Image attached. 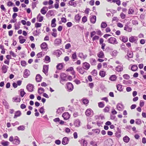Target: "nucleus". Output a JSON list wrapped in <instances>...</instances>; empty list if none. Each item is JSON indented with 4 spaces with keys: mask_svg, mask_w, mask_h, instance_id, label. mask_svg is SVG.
<instances>
[{
    "mask_svg": "<svg viewBox=\"0 0 146 146\" xmlns=\"http://www.w3.org/2000/svg\"><path fill=\"white\" fill-rule=\"evenodd\" d=\"M9 140L13 144L16 145H19L20 142L19 137L17 136H15L14 138L13 136H11L9 138Z\"/></svg>",
    "mask_w": 146,
    "mask_h": 146,
    "instance_id": "1",
    "label": "nucleus"
},
{
    "mask_svg": "<svg viewBox=\"0 0 146 146\" xmlns=\"http://www.w3.org/2000/svg\"><path fill=\"white\" fill-rule=\"evenodd\" d=\"M53 1L52 0H49L48 1H44L42 3L43 5H48V8L49 9H52L54 8V6L52 5L53 3Z\"/></svg>",
    "mask_w": 146,
    "mask_h": 146,
    "instance_id": "2",
    "label": "nucleus"
},
{
    "mask_svg": "<svg viewBox=\"0 0 146 146\" xmlns=\"http://www.w3.org/2000/svg\"><path fill=\"white\" fill-rule=\"evenodd\" d=\"M108 42L110 44H115L118 43L116 39L114 37H111L108 39Z\"/></svg>",
    "mask_w": 146,
    "mask_h": 146,
    "instance_id": "3",
    "label": "nucleus"
},
{
    "mask_svg": "<svg viewBox=\"0 0 146 146\" xmlns=\"http://www.w3.org/2000/svg\"><path fill=\"white\" fill-rule=\"evenodd\" d=\"M41 49L44 51H46L48 49V44L45 42L42 43L40 45Z\"/></svg>",
    "mask_w": 146,
    "mask_h": 146,
    "instance_id": "4",
    "label": "nucleus"
},
{
    "mask_svg": "<svg viewBox=\"0 0 146 146\" xmlns=\"http://www.w3.org/2000/svg\"><path fill=\"white\" fill-rule=\"evenodd\" d=\"M48 65H44L43 66L42 72L46 76L48 74Z\"/></svg>",
    "mask_w": 146,
    "mask_h": 146,
    "instance_id": "5",
    "label": "nucleus"
},
{
    "mask_svg": "<svg viewBox=\"0 0 146 146\" xmlns=\"http://www.w3.org/2000/svg\"><path fill=\"white\" fill-rule=\"evenodd\" d=\"M82 66L84 70H87L90 68V65L87 62H85L83 63Z\"/></svg>",
    "mask_w": 146,
    "mask_h": 146,
    "instance_id": "6",
    "label": "nucleus"
},
{
    "mask_svg": "<svg viewBox=\"0 0 146 146\" xmlns=\"http://www.w3.org/2000/svg\"><path fill=\"white\" fill-rule=\"evenodd\" d=\"M67 89L69 92L72 91L74 89L73 84L70 82H68L66 84Z\"/></svg>",
    "mask_w": 146,
    "mask_h": 146,
    "instance_id": "7",
    "label": "nucleus"
},
{
    "mask_svg": "<svg viewBox=\"0 0 146 146\" xmlns=\"http://www.w3.org/2000/svg\"><path fill=\"white\" fill-rule=\"evenodd\" d=\"M30 74V71L27 69H25L23 72V76L24 78H27Z\"/></svg>",
    "mask_w": 146,
    "mask_h": 146,
    "instance_id": "8",
    "label": "nucleus"
},
{
    "mask_svg": "<svg viewBox=\"0 0 146 146\" xmlns=\"http://www.w3.org/2000/svg\"><path fill=\"white\" fill-rule=\"evenodd\" d=\"M62 116L64 118V120H66L70 117V115L68 112H65L62 114Z\"/></svg>",
    "mask_w": 146,
    "mask_h": 146,
    "instance_id": "9",
    "label": "nucleus"
},
{
    "mask_svg": "<svg viewBox=\"0 0 146 146\" xmlns=\"http://www.w3.org/2000/svg\"><path fill=\"white\" fill-rule=\"evenodd\" d=\"M34 88V86L32 84H28L27 86V89L29 92H33Z\"/></svg>",
    "mask_w": 146,
    "mask_h": 146,
    "instance_id": "10",
    "label": "nucleus"
},
{
    "mask_svg": "<svg viewBox=\"0 0 146 146\" xmlns=\"http://www.w3.org/2000/svg\"><path fill=\"white\" fill-rule=\"evenodd\" d=\"M69 141V140L68 137H65L63 138L62 141V144L63 145H65L68 143Z\"/></svg>",
    "mask_w": 146,
    "mask_h": 146,
    "instance_id": "11",
    "label": "nucleus"
},
{
    "mask_svg": "<svg viewBox=\"0 0 146 146\" xmlns=\"http://www.w3.org/2000/svg\"><path fill=\"white\" fill-rule=\"evenodd\" d=\"M97 55L98 58H103L105 57L104 53L102 50H101L98 52L97 53Z\"/></svg>",
    "mask_w": 146,
    "mask_h": 146,
    "instance_id": "12",
    "label": "nucleus"
},
{
    "mask_svg": "<svg viewBox=\"0 0 146 146\" xmlns=\"http://www.w3.org/2000/svg\"><path fill=\"white\" fill-rule=\"evenodd\" d=\"M48 8L47 7H43L40 10V12L42 15H44L47 12Z\"/></svg>",
    "mask_w": 146,
    "mask_h": 146,
    "instance_id": "13",
    "label": "nucleus"
},
{
    "mask_svg": "<svg viewBox=\"0 0 146 146\" xmlns=\"http://www.w3.org/2000/svg\"><path fill=\"white\" fill-rule=\"evenodd\" d=\"M62 40L60 38H57L55 39L54 44L55 46H58L61 44Z\"/></svg>",
    "mask_w": 146,
    "mask_h": 146,
    "instance_id": "14",
    "label": "nucleus"
},
{
    "mask_svg": "<svg viewBox=\"0 0 146 146\" xmlns=\"http://www.w3.org/2000/svg\"><path fill=\"white\" fill-rule=\"evenodd\" d=\"M76 69L77 71L81 74H83L85 72L84 69L83 68H82L80 67H78Z\"/></svg>",
    "mask_w": 146,
    "mask_h": 146,
    "instance_id": "15",
    "label": "nucleus"
},
{
    "mask_svg": "<svg viewBox=\"0 0 146 146\" xmlns=\"http://www.w3.org/2000/svg\"><path fill=\"white\" fill-rule=\"evenodd\" d=\"M9 67L5 65H3L1 68L2 72L3 73H5L7 71Z\"/></svg>",
    "mask_w": 146,
    "mask_h": 146,
    "instance_id": "16",
    "label": "nucleus"
},
{
    "mask_svg": "<svg viewBox=\"0 0 146 146\" xmlns=\"http://www.w3.org/2000/svg\"><path fill=\"white\" fill-rule=\"evenodd\" d=\"M42 78V76L39 74H37L36 77V80L37 82H40Z\"/></svg>",
    "mask_w": 146,
    "mask_h": 146,
    "instance_id": "17",
    "label": "nucleus"
},
{
    "mask_svg": "<svg viewBox=\"0 0 146 146\" xmlns=\"http://www.w3.org/2000/svg\"><path fill=\"white\" fill-rule=\"evenodd\" d=\"M137 37L131 36L129 38V41L131 42H133L137 41Z\"/></svg>",
    "mask_w": 146,
    "mask_h": 146,
    "instance_id": "18",
    "label": "nucleus"
},
{
    "mask_svg": "<svg viewBox=\"0 0 146 146\" xmlns=\"http://www.w3.org/2000/svg\"><path fill=\"white\" fill-rule=\"evenodd\" d=\"M90 62L92 65H96V60L93 58H91L90 59Z\"/></svg>",
    "mask_w": 146,
    "mask_h": 146,
    "instance_id": "19",
    "label": "nucleus"
},
{
    "mask_svg": "<svg viewBox=\"0 0 146 146\" xmlns=\"http://www.w3.org/2000/svg\"><path fill=\"white\" fill-rule=\"evenodd\" d=\"M56 21V19L55 18L52 19L51 21V26L52 27H54L56 26V24L55 23Z\"/></svg>",
    "mask_w": 146,
    "mask_h": 146,
    "instance_id": "20",
    "label": "nucleus"
},
{
    "mask_svg": "<svg viewBox=\"0 0 146 146\" xmlns=\"http://www.w3.org/2000/svg\"><path fill=\"white\" fill-rule=\"evenodd\" d=\"M117 77L115 75H113L110 76L109 78V80L112 81H115Z\"/></svg>",
    "mask_w": 146,
    "mask_h": 146,
    "instance_id": "21",
    "label": "nucleus"
},
{
    "mask_svg": "<svg viewBox=\"0 0 146 146\" xmlns=\"http://www.w3.org/2000/svg\"><path fill=\"white\" fill-rule=\"evenodd\" d=\"M115 70L118 72H121L123 71V68L122 66H118L115 68Z\"/></svg>",
    "mask_w": 146,
    "mask_h": 146,
    "instance_id": "22",
    "label": "nucleus"
},
{
    "mask_svg": "<svg viewBox=\"0 0 146 146\" xmlns=\"http://www.w3.org/2000/svg\"><path fill=\"white\" fill-rule=\"evenodd\" d=\"M96 16H92L90 19V22L93 24L95 23L96 21Z\"/></svg>",
    "mask_w": 146,
    "mask_h": 146,
    "instance_id": "23",
    "label": "nucleus"
},
{
    "mask_svg": "<svg viewBox=\"0 0 146 146\" xmlns=\"http://www.w3.org/2000/svg\"><path fill=\"white\" fill-rule=\"evenodd\" d=\"M21 114V113L20 111H18L15 112V114L14 117V118H16L17 117L20 116Z\"/></svg>",
    "mask_w": 146,
    "mask_h": 146,
    "instance_id": "24",
    "label": "nucleus"
},
{
    "mask_svg": "<svg viewBox=\"0 0 146 146\" xmlns=\"http://www.w3.org/2000/svg\"><path fill=\"white\" fill-rule=\"evenodd\" d=\"M92 111V110L90 108L87 109L85 112L86 115L87 116H90L91 114Z\"/></svg>",
    "mask_w": 146,
    "mask_h": 146,
    "instance_id": "25",
    "label": "nucleus"
},
{
    "mask_svg": "<svg viewBox=\"0 0 146 146\" xmlns=\"http://www.w3.org/2000/svg\"><path fill=\"white\" fill-rule=\"evenodd\" d=\"M80 143L83 146H87L88 144L87 141L84 139L81 140Z\"/></svg>",
    "mask_w": 146,
    "mask_h": 146,
    "instance_id": "26",
    "label": "nucleus"
},
{
    "mask_svg": "<svg viewBox=\"0 0 146 146\" xmlns=\"http://www.w3.org/2000/svg\"><path fill=\"white\" fill-rule=\"evenodd\" d=\"M99 74L102 78H104L106 74L105 71L101 70L100 71Z\"/></svg>",
    "mask_w": 146,
    "mask_h": 146,
    "instance_id": "27",
    "label": "nucleus"
},
{
    "mask_svg": "<svg viewBox=\"0 0 146 146\" xmlns=\"http://www.w3.org/2000/svg\"><path fill=\"white\" fill-rule=\"evenodd\" d=\"M37 19H38V21L39 22H42L43 19V17L41 16L40 13L39 14L37 17Z\"/></svg>",
    "mask_w": 146,
    "mask_h": 146,
    "instance_id": "28",
    "label": "nucleus"
},
{
    "mask_svg": "<svg viewBox=\"0 0 146 146\" xmlns=\"http://www.w3.org/2000/svg\"><path fill=\"white\" fill-rule=\"evenodd\" d=\"M130 138L127 135L125 136L123 138V140L126 143H128L130 141Z\"/></svg>",
    "mask_w": 146,
    "mask_h": 146,
    "instance_id": "29",
    "label": "nucleus"
},
{
    "mask_svg": "<svg viewBox=\"0 0 146 146\" xmlns=\"http://www.w3.org/2000/svg\"><path fill=\"white\" fill-rule=\"evenodd\" d=\"M13 102H20L21 100V98L17 97H15L13 98Z\"/></svg>",
    "mask_w": 146,
    "mask_h": 146,
    "instance_id": "30",
    "label": "nucleus"
},
{
    "mask_svg": "<svg viewBox=\"0 0 146 146\" xmlns=\"http://www.w3.org/2000/svg\"><path fill=\"white\" fill-rule=\"evenodd\" d=\"M44 60L46 63H48L50 62V57L48 56H46L44 58Z\"/></svg>",
    "mask_w": 146,
    "mask_h": 146,
    "instance_id": "31",
    "label": "nucleus"
},
{
    "mask_svg": "<svg viewBox=\"0 0 146 146\" xmlns=\"http://www.w3.org/2000/svg\"><path fill=\"white\" fill-rule=\"evenodd\" d=\"M44 55V52H41L38 53L36 55V56L37 58H41Z\"/></svg>",
    "mask_w": 146,
    "mask_h": 146,
    "instance_id": "32",
    "label": "nucleus"
},
{
    "mask_svg": "<svg viewBox=\"0 0 146 146\" xmlns=\"http://www.w3.org/2000/svg\"><path fill=\"white\" fill-rule=\"evenodd\" d=\"M74 19L76 21L79 22L80 20L81 16L79 14H77L75 16Z\"/></svg>",
    "mask_w": 146,
    "mask_h": 146,
    "instance_id": "33",
    "label": "nucleus"
},
{
    "mask_svg": "<svg viewBox=\"0 0 146 146\" xmlns=\"http://www.w3.org/2000/svg\"><path fill=\"white\" fill-rule=\"evenodd\" d=\"M63 66L62 63H60L58 64L56 66V68L58 70H60L63 68Z\"/></svg>",
    "mask_w": 146,
    "mask_h": 146,
    "instance_id": "34",
    "label": "nucleus"
},
{
    "mask_svg": "<svg viewBox=\"0 0 146 146\" xmlns=\"http://www.w3.org/2000/svg\"><path fill=\"white\" fill-rule=\"evenodd\" d=\"M107 26V23L105 22H102L101 24L100 27L101 29H104Z\"/></svg>",
    "mask_w": 146,
    "mask_h": 146,
    "instance_id": "35",
    "label": "nucleus"
},
{
    "mask_svg": "<svg viewBox=\"0 0 146 146\" xmlns=\"http://www.w3.org/2000/svg\"><path fill=\"white\" fill-rule=\"evenodd\" d=\"M3 105L5 106L6 109H9V106L8 103L5 101V100L3 102Z\"/></svg>",
    "mask_w": 146,
    "mask_h": 146,
    "instance_id": "36",
    "label": "nucleus"
},
{
    "mask_svg": "<svg viewBox=\"0 0 146 146\" xmlns=\"http://www.w3.org/2000/svg\"><path fill=\"white\" fill-rule=\"evenodd\" d=\"M118 90L121 92L123 90L122 86L120 84H118L116 86Z\"/></svg>",
    "mask_w": 146,
    "mask_h": 146,
    "instance_id": "37",
    "label": "nucleus"
},
{
    "mask_svg": "<svg viewBox=\"0 0 146 146\" xmlns=\"http://www.w3.org/2000/svg\"><path fill=\"white\" fill-rule=\"evenodd\" d=\"M60 77L62 80H65L66 79V75L64 73H62L60 75Z\"/></svg>",
    "mask_w": 146,
    "mask_h": 146,
    "instance_id": "38",
    "label": "nucleus"
},
{
    "mask_svg": "<svg viewBox=\"0 0 146 146\" xmlns=\"http://www.w3.org/2000/svg\"><path fill=\"white\" fill-rule=\"evenodd\" d=\"M131 69L132 71H135L137 70L138 67L136 65H133L131 66Z\"/></svg>",
    "mask_w": 146,
    "mask_h": 146,
    "instance_id": "39",
    "label": "nucleus"
},
{
    "mask_svg": "<svg viewBox=\"0 0 146 146\" xmlns=\"http://www.w3.org/2000/svg\"><path fill=\"white\" fill-rule=\"evenodd\" d=\"M117 52L116 50H114L111 52V54L113 57H115L117 55Z\"/></svg>",
    "mask_w": 146,
    "mask_h": 146,
    "instance_id": "40",
    "label": "nucleus"
},
{
    "mask_svg": "<svg viewBox=\"0 0 146 146\" xmlns=\"http://www.w3.org/2000/svg\"><path fill=\"white\" fill-rule=\"evenodd\" d=\"M117 108L119 111H122L123 109V106L120 104H118L117 106Z\"/></svg>",
    "mask_w": 146,
    "mask_h": 146,
    "instance_id": "41",
    "label": "nucleus"
},
{
    "mask_svg": "<svg viewBox=\"0 0 146 146\" xmlns=\"http://www.w3.org/2000/svg\"><path fill=\"white\" fill-rule=\"evenodd\" d=\"M98 107L100 108H104L105 106V104L103 102H100L98 103Z\"/></svg>",
    "mask_w": 146,
    "mask_h": 146,
    "instance_id": "42",
    "label": "nucleus"
},
{
    "mask_svg": "<svg viewBox=\"0 0 146 146\" xmlns=\"http://www.w3.org/2000/svg\"><path fill=\"white\" fill-rule=\"evenodd\" d=\"M20 96L21 97H23L24 95L26 94L25 92L23 89H21L20 90Z\"/></svg>",
    "mask_w": 146,
    "mask_h": 146,
    "instance_id": "43",
    "label": "nucleus"
},
{
    "mask_svg": "<svg viewBox=\"0 0 146 146\" xmlns=\"http://www.w3.org/2000/svg\"><path fill=\"white\" fill-rule=\"evenodd\" d=\"M121 40L123 42H125L127 41L128 38L126 36H123L122 37Z\"/></svg>",
    "mask_w": 146,
    "mask_h": 146,
    "instance_id": "44",
    "label": "nucleus"
},
{
    "mask_svg": "<svg viewBox=\"0 0 146 146\" xmlns=\"http://www.w3.org/2000/svg\"><path fill=\"white\" fill-rule=\"evenodd\" d=\"M72 58L73 60V61H75V60L76 59L77 55L76 52H74L73 54H72Z\"/></svg>",
    "mask_w": 146,
    "mask_h": 146,
    "instance_id": "45",
    "label": "nucleus"
},
{
    "mask_svg": "<svg viewBox=\"0 0 146 146\" xmlns=\"http://www.w3.org/2000/svg\"><path fill=\"white\" fill-rule=\"evenodd\" d=\"M9 143L7 141H5L1 143V144L3 146H8L9 145Z\"/></svg>",
    "mask_w": 146,
    "mask_h": 146,
    "instance_id": "46",
    "label": "nucleus"
},
{
    "mask_svg": "<svg viewBox=\"0 0 146 146\" xmlns=\"http://www.w3.org/2000/svg\"><path fill=\"white\" fill-rule=\"evenodd\" d=\"M92 131L93 132L96 133V134H99L100 132V130L99 129H92Z\"/></svg>",
    "mask_w": 146,
    "mask_h": 146,
    "instance_id": "47",
    "label": "nucleus"
},
{
    "mask_svg": "<svg viewBox=\"0 0 146 146\" xmlns=\"http://www.w3.org/2000/svg\"><path fill=\"white\" fill-rule=\"evenodd\" d=\"M80 121L78 119L76 120L74 123V125L76 127H78L80 126Z\"/></svg>",
    "mask_w": 146,
    "mask_h": 146,
    "instance_id": "48",
    "label": "nucleus"
},
{
    "mask_svg": "<svg viewBox=\"0 0 146 146\" xmlns=\"http://www.w3.org/2000/svg\"><path fill=\"white\" fill-rule=\"evenodd\" d=\"M21 64L22 66L25 67L27 64V63L25 61L22 60L21 62Z\"/></svg>",
    "mask_w": 146,
    "mask_h": 146,
    "instance_id": "49",
    "label": "nucleus"
},
{
    "mask_svg": "<svg viewBox=\"0 0 146 146\" xmlns=\"http://www.w3.org/2000/svg\"><path fill=\"white\" fill-rule=\"evenodd\" d=\"M127 56L129 58H132L133 56V53L131 52L128 51L127 52Z\"/></svg>",
    "mask_w": 146,
    "mask_h": 146,
    "instance_id": "50",
    "label": "nucleus"
},
{
    "mask_svg": "<svg viewBox=\"0 0 146 146\" xmlns=\"http://www.w3.org/2000/svg\"><path fill=\"white\" fill-rule=\"evenodd\" d=\"M92 38V40L94 41L96 40H98L99 39V37L97 35H95Z\"/></svg>",
    "mask_w": 146,
    "mask_h": 146,
    "instance_id": "51",
    "label": "nucleus"
},
{
    "mask_svg": "<svg viewBox=\"0 0 146 146\" xmlns=\"http://www.w3.org/2000/svg\"><path fill=\"white\" fill-rule=\"evenodd\" d=\"M73 1H69L68 4L71 6L75 7L76 5V3L73 2Z\"/></svg>",
    "mask_w": 146,
    "mask_h": 146,
    "instance_id": "52",
    "label": "nucleus"
},
{
    "mask_svg": "<svg viewBox=\"0 0 146 146\" xmlns=\"http://www.w3.org/2000/svg\"><path fill=\"white\" fill-rule=\"evenodd\" d=\"M91 74L93 76H96L97 75V72L95 69H94L92 72Z\"/></svg>",
    "mask_w": 146,
    "mask_h": 146,
    "instance_id": "53",
    "label": "nucleus"
},
{
    "mask_svg": "<svg viewBox=\"0 0 146 146\" xmlns=\"http://www.w3.org/2000/svg\"><path fill=\"white\" fill-rule=\"evenodd\" d=\"M103 110L104 112H109L110 110V108L106 106Z\"/></svg>",
    "mask_w": 146,
    "mask_h": 146,
    "instance_id": "54",
    "label": "nucleus"
},
{
    "mask_svg": "<svg viewBox=\"0 0 146 146\" xmlns=\"http://www.w3.org/2000/svg\"><path fill=\"white\" fill-rule=\"evenodd\" d=\"M134 12V10L132 8H130L128 11L129 14H132Z\"/></svg>",
    "mask_w": 146,
    "mask_h": 146,
    "instance_id": "55",
    "label": "nucleus"
},
{
    "mask_svg": "<svg viewBox=\"0 0 146 146\" xmlns=\"http://www.w3.org/2000/svg\"><path fill=\"white\" fill-rule=\"evenodd\" d=\"M96 32L95 31H93L90 33V37L92 38L94 36L96 35Z\"/></svg>",
    "mask_w": 146,
    "mask_h": 146,
    "instance_id": "56",
    "label": "nucleus"
},
{
    "mask_svg": "<svg viewBox=\"0 0 146 146\" xmlns=\"http://www.w3.org/2000/svg\"><path fill=\"white\" fill-rule=\"evenodd\" d=\"M41 26L42 24L41 23H36L35 24V27L36 28L40 27Z\"/></svg>",
    "mask_w": 146,
    "mask_h": 146,
    "instance_id": "57",
    "label": "nucleus"
},
{
    "mask_svg": "<svg viewBox=\"0 0 146 146\" xmlns=\"http://www.w3.org/2000/svg\"><path fill=\"white\" fill-rule=\"evenodd\" d=\"M18 130H24L25 129V127L23 125H21L17 128Z\"/></svg>",
    "mask_w": 146,
    "mask_h": 146,
    "instance_id": "58",
    "label": "nucleus"
},
{
    "mask_svg": "<svg viewBox=\"0 0 146 146\" xmlns=\"http://www.w3.org/2000/svg\"><path fill=\"white\" fill-rule=\"evenodd\" d=\"M87 21V17L85 16L83 17L82 19V21L83 23H84L86 22Z\"/></svg>",
    "mask_w": 146,
    "mask_h": 146,
    "instance_id": "59",
    "label": "nucleus"
},
{
    "mask_svg": "<svg viewBox=\"0 0 146 146\" xmlns=\"http://www.w3.org/2000/svg\"><path fill=\"white\" fill-rule=\"evenodd\" d=\"M44 91V89L43 88H40L38 89V93L39 94H41Z\"/></svg>",
    "mask_w": 146,
    "mask_h": 146,
    "instance_id": "60",
    "label": "nucleus"
},
{
    "mask_svg": "<svg viewBox=\"0 0 146 146\" xmlns=\"http://www.w3.org/2000/svg\"><path fill=\"white\" fill-rule=\"evenodd\" d=\"M123 77L124 78L126 79H129L130 78V76L127 74H125L123 75Z\"/></svg>",
    "mask_w": 146,
    "mask_h": 146,
    "instance_id": "61",
    "label": "nucleus"
},
{
    "mask_svg": "<svg viewBox=\"0 0 146 146\" xmlns=\"http://www.w3.org/2000/svg\"><path fill=\"white\" fill-rule=\"evenodd\" d=\"M82 102L84 104H86L89 103V101L87 99H83Z\"/></svg>",
    "mask_w": 146,
    "mask_h": 146,
    "instance_id": "62",
    "label": "nucleus"
},
{
    "mask_svg": "<svg viewBox=\"0 0 146 146\" xmlns=\"http://www.w3.org/2000/svg\"><path fill=\"white\" fill-rule=\"evenodd\" d=\"M71 46L70 43H68L65 45V48L66 49H68Z\"/></svg>",
    "mask_w": 146,
    "mask_h": 146,
    "instance_id": "63",
    "label": "nucleus"
},
{
    "mask_svg": "<svg viewBox=\"0 0 146 146\" xmlns=\"http://www.w3.org/2000/svg\"><path fill=\"white\" fill-rule=\"evenodd\" d=\"M54 7L56 9H58L59 7V3L58 2H56L54 4Z\"/></svg>",
    "mask_w": 146,
    "mask_h": 146,
    "instance_id": "64",
    "label": "nucleus"
}]
</instances>
